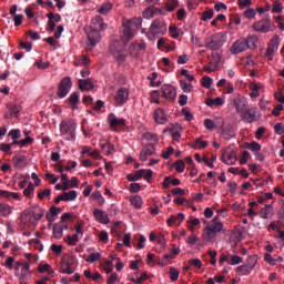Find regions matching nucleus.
Segmentation results:
<instances>
[{"label": "nucleus", "mask_w": 284, "mask_h": 284, "mask_svg": "<svg viewBox=\"0 0 284 284\" xmlns=\"http://www.w3.org/2000/svg\"><path fill=\"white\" fill-rule=\"evenodd\" d=\"M142 23L143 18L141 17L123 21L122 26L124 29L121 31V39L124 45H128V43L134 39V31L139 30Z\"/></svg>", "instance_id": "f257e3e1"}, {"label": "nucleus", "mask_w": 284, "mask_h": 284, "mask_svg": "<svg viewBox=\"0 0 284 284\" xmlns=\"http://www.w3.org/2000/svg\"><path fill=\"white\" fill-rule=\"evenodd\" d=\"M60 132L64 141H74L77 139V122L73 120H63L60 123Z\"/></svg>", "instance_id": "f03ea898"}, {"label": "nucleus", "mask_w": 284, "mask_h": 284, "mask_svg": "<svg viewBox=\"0 0 284 284\" xmlns=\"http://www.w3.org/2000/svg\"><path fill=\"white\" fill-rule=\"evenodd\" d=\"M225 41H227V36H225L223 32L214 33L210 37V39H207L205 48L214 52L220 50V48H223Z\"/></svg>", "instance_id": "7ed1b4c3"}, {"label": "nucleus", "mask_w": 284, "mask_h": 284, "mask_svg": "<svg viewBox=\"0 0 284 284\" xmlns=\"http://www.w3.org/2000/svg\"><path fill=\"white\" fill-rule=\"evenodd\" d=\"M275 28L276 27L274 26V22H272V19H270V17H266L253 23V30H255V32H261L262 34H267V32H274Z\"/></svg>", "instance_id": "20e7f679"}, {"label": "nucleus", "mask_w": 284, "mask_h": 284, "mask_svg": "<svg viewBox=\"0 0 284 284\" xmlns=\"http://www.w3.org/2000/svg\"><path fill=\"white\" fill-rule=\"evenodd\" d=\"M70 90H72V78L64 77L58 84V99H65L70 94Z\"/></svg>", "instance_id": "39448f33"}, {"label": "nucleus", "mask_w": 284, "mask_h": 284, "mask_svg": "<svg viewBox=\"0 0 284 284\" xmlns=\"http://www.w3.org/2000/svg\"><path fill=\"white\" fill-rule=\"evenodd\" d=\"M231 105L235 108L236 114L241 115L250 104L247 102V98L241 94H235L231 98Z\"/></svg>", "instance_id": "423d86ee"}, {"label": "nucleus", "mask_w": 284, "mask_h": 284, "mask_svg": "<svg viewBox=\"0 0 284 284\" xmlns=\"http://www.w3.org/2000/svg\"><path fill=\"white\" fill-rule=\"evenodd\" d=\"M84 30L89 41L88 50H94V48H97V44L101 43V31H95L88 28H85Z\"/></svg>", "instance_id": "0eeeda50"}, {"label": "nucleus", "mask_w": 284, "mask_h": 284, "mask_svg": "<svg viewBox=\"0 0 284 284\" xmlns=\"http://www.w3.org/2000/svg\"><path fill=\"white\" fill-rule=\"evenodd\" d=\"M152 37H159L168 32V24L163 20H154L149 30Z\"/></svg>", "instance_id": "6e6552de"}, {"label": "nucleus", "mask_w": 284, "mask_h": 284, "mask_svg": "<svg viewBox=\"0 0 284 284\" xmlns=\"http://www.w3.org/2000/svg\"><path fill=\"white\" fill-rule=\"evenodd\" d=\"M281 37L275 36L268 41V45L265 52V57L268 59V61H272L274 59V54L278 52V47L281 45V41H278Z\"/></svg>", "instance_id": "1a4fd4ad"}, {"label": "nucleus", "mask_w": 284, "mask_h": 284, "mask_svg": "<svg viewBox=\"0 0 284 284\" xmlns=\"http://www.w3.org/2000/svg\"><path fill=\"white\" fill-rule=\"evenodd\" d=\"M70 219H72L71 213H63L62 216L60 217V222L54 224L53 235L55 239H63V223H65V221H70Z\"/></svg>", "instance_id": "9d476101"}, {"label": "nucleus", "mask_w": 284, "mask_h": 284, "mask_svg": "<svg viewBox=\"0 0 284 284\" xmlns=\"http://www.w3.org/2000/svg\"><path fill=\"white\" fill-rule=\"evenodd\" d=\"M128 99H130V90L124 87L120 88L114 97L115 103H118V105H125Z\"/></svg>", "instance_id": "9b49d317"}, {"label": "nucleus", "mask_w": 284, "mask_h": 284, "mask_svg": "<svg viewBox=\"0 0 284 284\" xmlns=\"http://www.w3.org/2000/svg\"><path fill=\"white\" fill-rule=\"evenodd\" d=\"M163 99L166 101H176V89L170 84H163L161 88Z\"/></svg>", "instance_id": "f8f14e48"}, {"label": "nucleus", "mask_w": 284, "mask_h": 284, "mask_svg": "<svg viewBox=\"0 0 284 284\" xmlns=\"http://www.w3.org/2000/svg\"><path fill=\"white\" fill-rule=\"evenodd\" d=\"M240 116H242L243 121L246 123H256V121H258V116H256V108H246Z\"/></svg>", "instance_id": "ddd939ff"}, {"label": "nucleus", "mask_w": 284, "mask_h": 284, "mask_svg": "<svg viewBox=\"0 0 284 284\" xmlns=\"http://www.w3.org/2000/svg\"><path fill=\"white\" fill-rule=\"evenodd\" d=\"M108 121L111 130H116V128H125L126 120L125 119H118L114 113H110L108 115Z\"/></svg>", "instance_id": "4468645a"}, {"label": "nucleus", "mask_w": 284, "mask_h": 284, "mask_svg": "<svg viewBox=\"0 0 284 284\" xmlns=\"http://www.w3.org/2000/svg\"><path fill=\"white\" fill-rule=\"evenodd\" d=\"M108 28V24L103 22V18L101 16H97L91 20L90 27H87L89 30H95L98 32H101V30H105Z\"/></svg>", "instance_id": "2eb2a0df"}, {"label": "nucleus", "mask_w": 284, "mask_h": 284, "mask_svg": "<svg viewBox=\"0 0 284 284\" xmlns=\"http://www.w3.org/2000/svg\"><path fill=\"white\" fill-rule=\"evenodd\" d=\"M245 50H247L245 38L236 40L231 47L232 54H241V52H245Z\"/></svg>", "instance_id": "dca6fc26"}, {"label": "nucleus", "mask_w": 284, "mask_h": 284, "mask_svg": "<svg viewBox=\"0 0 284 284\" xmlns=\"http://www.w3.org/2000/svg\"><path fill=\"white\" fill-rule=\"evenodd\" d=\"M146 44L144 42L142 43H131L129 47V54L130 57H133L134 59H136V57H139L140 52H143V50H145Z\"/></svg>", "instance_id": "f3484780"}, {"label": "nucleus", "mask_w": 284, "mask_h": 284, "mask_svg": "<svg viewBox=\"0 0 284 284\" xmlns=\"http://www.w3.org/2000/svg\"><path fill=\"white\" fill-rule=\"evenodd\" d=\"M153 119L155 123H159L160 125H164V123H168V114L165 113V110L162 108H158L153 113Z\"/></svg>", "instance_id": "a211bd4d"}, {"label": "nucleus", "mask_w": 284, "mask_h": 284, "mask_svg": "<svg viewBox=\"0 0 284 284\" xmlns=\"http://www.w3.org/2000/svg\"><path fill=\"white\" fill-rule=\"evenodd\" d=\"M13 168H18L21 170V168H26L28 165V156L24 154L18 153L12 158Z\"/></svg>", "instance_id": "6ab92c4d"}, {"label": "nucleus", "mask_w": 284, "mask_h": 284, "mask_svg": "<svg viewBox=\"0 0 284 284\" xmlns=\"http://www.w3.org/2000/svg\"><path fill=\"white\" fill-rule=\"evenodd\" d=\"M222 161L225 165H234L236 163V152L235 151H224L222 153Z\"/></svg>", "instance_id": "aec40b11"}, {"label": "nucleus", "mask_w": 284, "mask_h": 284, "mask_svg": "<svg viewBox=\"0 0 284 284\" xmlns=\"http://www.w3.org/2000/svg\"><path fill=\"white\" fill-rule=\"evenodd\" d=\"M93 216L98 223H102L103 225H108V223H110V217L105 212H103V210L94 209Z\"/></svg>", "instance_id": "412c9836"}, {"label": "nucleus", "mask_w": 284, "mask_h": 284, "mask_svg": "<svg viewBox=\"0 0 284 284\" xmlns=\"http://www.w3.org/2000/svg\"><path fill=\"white\" fill-rule=\"evenodd\" d=\"M156 149L152 144H146L140 152V161H148L149 156H152Z\"/></svg>", "instance_id": "4be33fe9"}, {"label": "nucleus", "mask_w": 284, "mask_h": 284, "mask_svg": "<svg viewBox=\"0 0 284 284\" xmlns=\"http://www.w3.org/2000/svg\"><path fill=\"white\" fill-rule=\"evenodd\" d=\"M206 227L216 234L223 230V223L219 222V216H216L206 225Z\"/></svg>", "instance_id": "5701e85b"}, {"label": "nucleus", "mask_w": 284, "mask_h": 284, "mask_svg": "<svg viewBox=\"0 0 284 284\" xmlns=\"http://www.w3.org/2000/svg\"><path fill=\"white\" fill-rule=\"evenodd\" d=\"M60 271L62 274H74V271L72 270V258H69L68 261L62 260L60 262Z\"/></svg>", "instance_id": "b1692460"}, {"label": "nucleus", "mask_w": 284, "mask_h": 284, "mask_svg": "<svg viewBox=\"0 0 284 284\" xmlns=\"http://www.w3.org/2000/svg\"><path fill=\"white\" fill-rule=\"evenodd\" d=\"M59 214H61V207L52 205L45 215L47 221H49V223H54V216H59Z\"/></svg>", "instance_id": "393cba45"}, {"label": "nucleus", "mask_w": 284, "mask_h": 284, "mask_svg": "<svg viewBox=\"0 0 284 284\" xmlns=\"http://www.w3.org/2000/svg\"><path fill=\"white\" fill-rule=\"evenodd\" d=\"M79 88L84 92V90H94V83L91 79H81L79 80Z\"/></svg>", "instance_id": "a878e982"}, {"label": "nucleus", "mask_w": 284, "mask_h": 284, "mask_svg": "<svg viewBox=\"0 0 284 284\" xmlns=\"http://www.w3.org/2000/svg\"><path fill=\"white\" fill-rule=\"evenodd\" d=\"M246 48L247 50H256V43H258V37L257 36H248L245 39Z\"/></svg>", "instance_id": "bb28decb"}, {"label": "nucleus", "mask_w": 284, "mask_h": 284, "mask_svg": "<svg viewBox=\"0 0 284 284\" xmlns=\"http://www.w3.org/2000/svg\"><path fill=\"white\" fill-rule=\"evenodd\" d=\"M143 174H145V170H144V169H140V170L135 171L134 174L129 173V174L126 175V179H128L130 182L141 181V179H143Z\"/></svg>", "instance_id": "cd10ccee"}, {"label": "nucleus", "mask_w": 284, "mask_h": 284, "mask_svg": "<svg viewBox=\"0 0 284 284\" xmlns=\"http://www.w3.org/2000/svg\"><path fill=\"white\" fill-rule=\"evenodd\" d=\"M130 203L135 207V210H141V207H143V199L141 195H132L130 197Z\"/></svg>", "instance_id": "c85d7f7f"}, {"label": "nucleus", "mask_w": 284, "mask_h": 284, "mask_svg": "<svg viewBox=\"0 0 284 284\" xmlns=\"http://www.w3.org/2000/svg\"><path fill=\"white\" fill-rule=\"evenodd\" d=\"M8 136H11L12 139V145H17L19 143V139H21V130L19 129H12L9 133Z\"/></svg>", "instance_id": "c756f323"}, {"label": "nucleus", "mask_w": 284, "mask_h": 284, "mask_svg": "<svg viewBox=\"0 0 284 284\" xmlns=\"http://www.w3.org/2000/svg\"><path fill=\"white\" fill-rule=\"evenodd\" d=\"M0 214L1 216L8 217L9 214H12V206L8 203L0 202Z\"/></svg>", "instance_id": "7c9ffc66"}, {"label": "nucleus", "mask_w": 284, "mask_h": 284, "mask_svg": "<svg viewBox=\"0 0 284 284\" xmlns=\"http://www.w3.org/2000/svg\"><path fill=\"white\" fill-rule=\"evenodd\" d=\"M236 273L241 276H250V274L252 273V268L244 264L236 267Z\"/></svg>", "instance_id": "2f4dec72"}, {"label": "nucleus", "mask_w": 284, "mask_h": 284, "mask_svg": "<svg viewBox=\"0 0 284 284\" xmlns=\"http://www.w3.org/2000/svg\"><path fill=\"white\" fill-rule=\"evenodd\" d=\"M79 92H73L68 98V103L72 105V110H77V104L79 103Z\"/></svg>", "instance_id": "473e14b6"}, {"label": "nucleus", "mask_w": 284, "mask_h": 284, "mask_svg": "<svg viewBox=\"0 0 284 284\" xmlns=\"http://www.w3.org/2000/svg\"><path fill=\"white\" fill-rule=\"evenodd\" d=\"M164 8L169 11V12H174L176 8H179V0H168L164 3Z\"/></svg>", "instance_id": "72a5a7b5"}, {"label": "nucleus", "mask_w": 284, "mask_h": 284, "mask_svg": "<svg viewBox=\"0 0 284 284\" xmlns=\"http://www.w3.org/2000/svg\"><path fill=\"white\" fill-rule=\"evenodd\" d=\"M113 7H114V4H112V2H104V3L98 9V12H99V14H108V12H110V10H112Z\"/></svg>", "instance_id": "f704fd0d"}, {"label": "nucleus", "mask_w": 284, "mask_h": 284, "mask_svg": "<svg viewBox=\"0 0 284 284\" xmlns=\"http://www.w3.org/2000/svg\"><path fill=\"white\" fill-rule=\"evenodd\" d=\"M203 239L204 241H214V239H216V233L212 232V230L206 226L203 232Z\"/></svg>", "instance_id": "c9c22d12"}, {"label": "nucleus", "mask_w": 284, "mask_h": 284, "mask_svg": "<svg viewBox=\"0 0 284 284\" xmlns=\"http://www.w3.org/2000/svg\"><path fill=\"white\" fill-rule=\"evenodd\" d=\"M283 9H284L283 3H281V1L278 0H274L272 12L275 14H281V12H283Z\"/></svg>", "instance_id": "e433bc0d"}, {"label": "nucleus", "mask_w": 284, "mask_h": 284, "mask_svg": "<svg viewBox=\"0 0 284 284\" xmlns=\"http://www.w3.org/2000/svg\"><path fill=\"white\" fill-rule=\"evenodd\" d=\"M170 132H171V136H172V140L173 141H179L181 139V133L183 132V129L182 128H172L170 129Z\"/></svg>", "instance_id": "4c0bfd02"}, {"label": "nucleus", "mask_w": 284, "mask_h": 284, "mask_svg": "<svg viewBox=\"0 0 284 284\" xmlns=\"http://www.w3.org/2000/svg\"><path fill=\"white\" fill-rule=\"evenodd\" d=\"M101 149L103 150V152H106V156H110V154L114 153V144L110 142L102 144Z\"/></svg>", "instance_id": "58836bf2"}, {"label": "nucleus", "mask_w": 284, "mask_h": 284, "mask_svg": "<svg viewBox=\"0 0 284 284\" xmlns=\"http://www.w3.org/2000/svg\"><path fill=\"white\" fill-rule=\"evenodd\" d=\"M245 148L247 150H252V152H254V154H256V152H261V145L256 141H253L251 143H246Z\"/></svg>", "instance_id": "ea45409f"}, {"label": "nucleus", "mask_w": 284, "mask_h": 284, "mask_svg": "<svg viewBox=\"0 0 284 284\" xmlns=\"http://www.w3.org/2000/svg\"><path fill=\"white\" fill-rule=\"evenodd\" d=\"M34 143V139L27 136L23 140H18V143L16 145H19L20 148H28V145H32Z\"/></svg>", "instance_id": "a19ab883"}, {"label": "nucleus", "mask_w": 284, "mask_h": 284, "mask_svg": "<svg viewBox=\"0 0 284 284\" xmlns=\"http://www.w3.org/2000/svg\"><path fill=\"white\" fill-rule=\"evenodd\" d=\"M256 263H257L256 255H250V256L247 257V260H246L245 265H246L247 267H250L251 271H252V270H254V267H256Z\"/></svg>", "instance_id": "79ce46f5"}, {"label": "nucleus", "mask_w": 284, "mask_h": 284, "mask_svg": "<svg viewBox=\"0 0 284 284\" xmlns=\"http://www.w3.org/2000/svg\"><path fill=\"white\" fill-rule=\"evenodd\" d=\"M270 212H272V205L266 204L260 212L261 219H268Z\"/></svg>", "instance_id": "37998d69"}, {"label": "nucleus", "mask_w": 284, "mask_h": 284, "mask_svg": "<svg viewBox=\"0 0 284 284\" xmlns=\"http://www.w3.org/2000/svg\"><path fill=\"white\" fill-rule=\"evenodd\" d=\"M62 194L64 196V201H77V196H78L77 191H69Z\"/></svg>", "instance_id": "c03bdc74"}, {"label": "nucleus", "mask_w": 284, "mask_h": 284, "mask_svg": "<svg viewBox=\"0 0 284 284\" xmlns=\"http://www.w3.org/2000/svg\"><path fill=\"white\" fill-rule=\"evenodd\" d=\"M169 274L172 283H175V281H179L180 273H179V270H176L174 266L170 267Z\"/></svg>", "instance_id": "a18cd8bd"}, {"label": "nucleus", "mask_w": 284, "mask_h": 284, "mask_svg": "<svg viewBox=\"0 0 284 284\" xmlns=\"http://www.w3.org/2000/svg\"><path fill=\"white\" fill-rule=\"evenodd\" d=\"M91 196L98 202L99 205H103L105 203V199H103V195L99 191L93 192Z\"/></svg>", "instance_id": "49530a36"}, {"label": "nucleus", "mask_w": 284, "mask_h": 284, "mask_svg": "<svg viewBox=\"0 0 284 284\" xmlns=\"http://www.w3.org/2000/svg\"><path fill=\"white\" fill-rule=\"evenodd\" d=\"M109 50H110V54L114 57L115 54H119L122 49L119 48V42H113L110 44Z\"/></svg>", "instance_id": "de8ad7c7"}, {"label": "nucleus", "mask_w": 284, "mask_h": 284, "mask_svg": "<svg viewBox=\"0 0 284 284\" xmlns=\"http://www.w3.org/2000/svg\"><path fill=\"white\" fill-rule=\"evenodd\" d=\"M97 261H101V253H91L87 257V263H97Z\"/></svg>", "instance_id": "09e8293b"}, {"label": "nucleus", "mask_w": 284, "mask_h": 284, "mask_svg": "<svg viewBox=\"0 0 284 284\" xmlns=\"http://www.w3.org/2000/svg\"><path fill=\"white\" fill-rule=\"evenodd\" d=\"M212 83H213V80L212 78L207 77V75H204L202 78V85L203 88H205L206 90H210L212 88Z\"/></svg>", "instance_id": "8fccbe9b"}, {"label": "nucleus", "mask_w": 284, "mask_h": 284, "mask_svg": "<svg viewBox=\"0 0 284 284\" xmlns=\"http://www.w3.org/2000/svg\"><path fill=\"white\" fill-rule=\"evenodd\" d=\"M113 58L115 61H118V63H125L128 54L123 53V50H121L118 54L113 55Z\"/></svg>", "instance_id": "3c124183"}, {"label": "nucleus", "mask_w": 284, "mask_h": 284, "mask_svg": "<svg viewBox=\"0 0 284 284\" xmlns=\"http://www.w3.org/2000/svg\"><path fill=\"white\" fill-rule=\"evenodd\" d=\"M199 146V150H205V148H207V141H203L201 138H197L195 140V144L192 145V148H196Z\"/></svg>", "instance_id": "603ef678"}, {"label": "nucleus", "mask_w": 284, "mask_h": 284, "mask_svg": "<svg viewBox=\"0 0 284 284\" xmlns=\"http://www.w3.org/2000/svg\"><path fill=\"white\" fill-rule=\"evenodd\" d=\"M0 195L4 196V199H14V200L19 199V193H11L8 191H0Z\"/></svg>", "instance_id": "864d4df0"}, {"label": "nucleus", "mask_w": 284, "mask_h": 284, "mask_svg": "<svg viewBox=\"0 0 284 284\" xmlns=\"http://www.w3.org/2000/svg\"><path fill=\"white\" fill-rule=\"evenodd\" d=\"M243 263V257L239 255H233L229 261V265H241Z\"/></svg>", "instance_id": "5fc2aeb1"}, {"label": "nucleus", "mask_w": 284, "mask_h": 284, "mask_svg": "<svg viewBox=\"0 0 284 284\" xmlns=\"http://www.w3.org/2000/svg\"><path fill=\"white\" fill-rule=\"evenodd\" d=\"M176 172L183 173L185 172V162L183 160H178L174 164Z\"/></svg>", "instance_id": "6e6d98bb"}, {"label": "nucleus", "mask_w": 284, "mask_h": 284, "mask_svg": "<svg viewBox=\"0 0 284 284\" xmlns=\"http://www.w3.org/2000/svg\"><path fill=\"white\" fill-rule=\"evenodd\" d=\"M243 14L246 19H254V17H256V9L248 8Z\"/></svg>", "instance_id": "4d7b16f0"}, {"label": "nucleus", "mask_w": 284, "mask_h": 284, "mask_svg": "<svg viewBox=\"0 0 284 284\" xmlns=\"http://www.w3.org/2000/svg\"><path fill=\"white\" fill-rule=\"evenodd\" d=\"M214 17V10L209 9L202 13V21H207L209 19H212Z\"/></svg>", "instance_id": "13d9d810"}, {"label": "nucleus", "mask_w": 284, "mask_h": 284, "mask_svg": "<svg viewBox=\"0 0 284 284\" xmlns=\"http://www.w3.org/2000/svg\"><path fill=\"white\" fill-rule=\"evenodd\" d=\"M169 32L172 39H179L180 33H179V28L176 26H171L169 28Z\"/></svg>", "instance_id": "bf43d9fd"}, {"label": "nucleus", "mask_w": 284, "mask_h": 284, "mask_svg": "<svg viewBox=\"0 0 284 284\" xmlns=\"http://www.w3.org/2000/svg\"><path fill=\"white\" fill-rule=\"evenodd\" d=\"M67 241L69 245H77V243H79V235L78 234L68 235Z\"/></svg>", "instance_id": "052dcab7"}, {"label": "nucleus", "mask_w": 284, "mask_h": 284, "mask_svg": "<svg viewBox=\"0 0 284 284\" xmlns=\"http://www.w3.org/2000/svg\"><path fill=\"white\" fill-rule=\"evenodd\" d=\"M129 191L131 194H136L138 192L141 191V184L140 183H131L129 186Z\"/></svg>", "instance_id": "680f3d73"}, {"label": "nucleus", "mask_w": 284, "mask_h": 284, "mask_svg": "<svg viewBox=\"0 0 284 284\" xmlns=\"http://www.w3.org/2000/svg\"><path fill=\"white\" fill-rule=\"evenodd\" d=\"M181 89L183 90V92H185L186 94H190V92H192V84H189L185 81H181Z\"/></svg>", "instance_id": "e2e57ef3"}, {"label": "nucleus", "mask_w": 284, "mask_h": 284, "mask_svg": "<svg viewBox=\"0 0 284 284\" xmlns=\"http://www.w3.org/2000/svg\"><path fill=\"white\" fill-rule=\"evenodd\" d=\"M176 14H178L179 21H183L184 19H187V12L183 8L179 9Z\"/></svg>", "instance_id": "0e129e2a"}, {"label": "nucleus", "mask_w": 284, "mask_h": 284, "mask_svg": "<svg viewBox=\"0 0 284 284\" xmlns=\"http://www.w3.org/2000/svg\"><path fill=\"white\" fill-rule=\"evenodd\" d=\"M34 192V184L29 183V185L24 189L23 194L24 196H30Z\"/></svg>", "instance_id": "69168bd1"}, {"label": "nucleus", "mask_w": 284, "mask_h": 284, "mask_svg": "<svg viewBox=\"0 0 284 284\" xmlns=\"http://www.w3.org/2000/svg\"><path fill=\"white\" fill-rule=\"evenodd\" d=\"M216 255H217L216 251H212V250L209 251V256L211 257L210 263L212 265H216Z\"/></svg>", "instance_id": "338daca9"}, {"label": "nucleus", "mask_w": 284, "mask_h": 284, "mask_svg": "<svg viewBox=\"0 0 284 284\" xmlns=\"http://www.w3.org/2000/svg\"><path fill=\"white\" fill-rule=\"evenodd\" d=\"M274 130L278 135L284 134V124L283 123L275 124Z\"/></svg>", "instance_id": "774afa93"}]
</instances>
